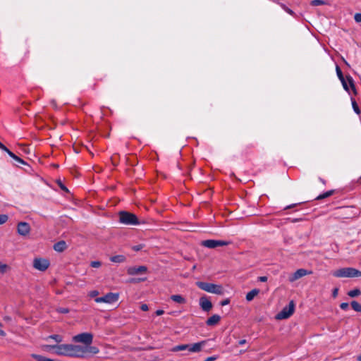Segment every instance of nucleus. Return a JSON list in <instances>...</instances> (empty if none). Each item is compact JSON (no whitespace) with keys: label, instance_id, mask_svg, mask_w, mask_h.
Returning <instances> with one entry per match:
<instances>
[{"label":"nucleus","instance_id":"obj_1","mask_svg":"<svg viewBox=\"0 0 361 361\" xmlns=\"http://www.w3.org/2000/svg\"><path fill=\"white\" fill-rule=\"evenodd\" d=\"M58 355L81 358V345L73 344H61L59 345Z\"/></svg>","mask_w":361,"mask_h":361},{"label":"nucleus","instance_id":"obj_2","mask_svg":"<svg viewBox=\"0 0 361 361\" xmlns=\"http://www.w3.org/2000/svg\"><path fill=\"white\" fill-rule=\"evenodd\" d=\"M120 223L128 226H137L140 224L138 218L133 213L121 211L118 213Z\"/></svg>","mask_w":361,"mask_h":361},{"label":"nucleus","instance_id":"obj_3","mask_svg":"<svg viewBox=\"0 0 361 361\" xmlns=\"http://www.w3.org/2000/svg\"><path fill=\"white\" fill-rule=\"evenodd\" d=\"M196 285L199 288L206 292L216 295L224 294V288L221 285L203 281H197L196 282Z\"/></svg>","mask_w":361,"mask_h":361},{"label":"nucleus","instance_id":"obj_4","mask_svg":"<svg viewBox=\"0 0 361 361\" xmlns=\"http://www.w3.org/2000/svg\"><path fill=\"white\" fill-rule=\"evenodd\" d=\"M333 275L335 277L338 278H343V277H348V278H353V277H360L361 276V271L353 268V267H345V268H341L336 271H335L333 273Z\"/></svg>","mask_w":361,"mask_h":361},{"label":"nucleus","instance_id":"obj_5","mask_svg":"<svg viewBox=\"0 0 361 361\" xmlns=\"http://www.w3.org/2000/svg\"><path fill=\"white\" fill-rule=\"evenodd\" d=\"M295 303L291 300L288 305L284 307L282 310L276 315L278 319H285L290 317L294 312Z\"/></svg>","mask_w":361,"mask_h":361},{"label":"nucleus","instance_id":"obj_6","mask_svg":"<svg viewBox=\"0 0 361 361\" xmlns=\"http://www.w3.org/2000/svg\"><path fill=\"white\" fill-rule=\"evenodd\" d=\"M73 340L76 343H84L85 345H91L93 340V336L90 333H82L73 336Z\"/></svg>","mask_w":361,"mask_h":361},{"label":"nucleus","instance_id":"obj_7","mask_svg":"<svg viewBox=\"0 0 361 361\" xmlns=\"http://www.w3.org/2000/svg\"><path fill=\"white\" fill-rule=\"evenodd\" d=\"M230 244V242L220 240H206L201 243L204 247L214 249L217 247L226 246Z\"/></svg>","mask_w":361,"mask_h":361},{"label":"nucleus","instance_id":"obj_8","mask_svg":"<svg viewBox=\"0 0 361 361\" xmlns=\"http://www.w3.org/2000/svg\"><path fill=\"white\" fill-rule=\"evenodd\" d=\"M49 265V261L44 258H35L33 260V267L41 271H46Z\"/></svg>","mask_w":361,"mask_h":361},{"label":"nucleus","instance_id":"obj_9","mask_svg":"<svg viewBox=\"0 0 361 361\" xmlns=\"http://www.w3.org/2000/svg\"><path fill=\"white\" fill-rule=\"evenodd\" d=\"M99 352V350L97 347L87 345L85 346L81 345V353L80 356L81 358L87 357L90 355H96Z\"/></svg>","mask_w":361,"mask_h":361},{"label":"nucleus","instance_id":"obj_10","mask_svg":"<svg viewBox=\"0 0 361 361\" xmlns=\"http://www.w3.org/2000/svg\"><path fill=\"white\" fill-rule=\"evenodd\" d=\"M17 231L19 235L25 236L30 232V226L27 222H19L17 226Z\"/></svg>","mask_w":361,"mask_h":361},{"label":"nucleus","instance_id":"obj_11","mask_svg":"<svg viewBox=\"0 0 361 361\" xmlns=\"http://www.w3.org/2000/svg\"><path fill=\"white\" fill-rule=\"evenodd\" d=\"M342 85L345 90L349 92V86L352 89V90L356 93V90L354 84V81L353 78L350 75H346L345 78L343 80H341Z\"/></svg>","mask_w":361,"mask_h":361},{"label":"nucleus","instance_id":"obj_12","mask_svg":"<svg viewBox=\"0 0 361 361\" xmlns=\"http://www.w3.org/2000/svg\"><path fill=\"white\" fill-rule=\"evenodd\" d=\"M147 271V268L145 266L130 267L127 269V273L129 275H137L140 274H145Z\"/></svg>","mask_w":361,"mask_h":361},{"label":"nucleus","instance_id":"obj_13","mask_svg":"<svg viewBox=\"0 0 361 361\" xmlns=\"http://www.w3.org/2000/svg\"><path fill=\"white\" fill-rule=\"evenodd\" d=\"M200 306L203 311L209 312L212 310L213 305L208 298L204 295L200 298Z\"/></svg>","mask_w":361,"mask_h":361},{"label":"nucleus","instance_id":"obj_14","mask_svg":"<svg viewBox=\"0 0 361 361\" xmlns=\"http://www.w3.org/2000/svg\"><path fill=\"white\" fill-rule=\"evenodd\" d=\"M311 273L312 271H308L305 269H299L289 278V281L293 282L307 274H310Z\"/></svg>","mask_w":361,"mask_h":361},{"label":"nucleus","instance_id":"obj_15","mask_svg":"<svg viewBox=\"0 0 361 361\" xmlns=\"http://www.w3.org/2000/svg\"><path fill=\"white\" fill-rule=\"evenodd\" d=\"M207 343V341H202L198 343H195L190 345L188 350L192 353H198L200 352L202 347H204Z\"/></svg>","mask_w":361,"mask_h":361},{"label":"nucleus","instance_id":"obj_16","mask_svg":"<svg viewBox=\"0 0 361 361\" xmlns=\"http://www.w3.org/2000/svg\"><path fill=\"white\" fill-rule=\"evenodd\" d=\"M104 297V303H113L116 302L119 298V294L116 293H108Z\"/></svg>","mask_w":361,"mask_h":361},{"label":"nucleus","instance_id":"obj_17","mask_svg":"<svg viewBox=\"0 0 361 361\" xmlns=\"http://www.w3.org/2000/svg\"><path fill=\"white\" fill-rule=\"evenodd\" d=\"M221 319V317L218 314H214L209 317L206 321V324L209 326L216 325Z\"/></svg>","mask_w":361,"mask_h":361},{"label":"nucleus","instance_id":"obj_18","mask_svg":"<svg viewBox=\"0 0 361 361\" xmlns=\"http://www.w3.org/2000/svg\"><path fill=\"white\" fill-rule=\"evenodd\" d=\"M66 243L63 240H61L54 245V250L59 252L64 251L66 249Z\"/></svg>","mask_w":361,"mask_h":361},{"label":"nucleus","instance_id":"obj_19","mask_svg":"<svg viewBox=\"0 0 361 361\" xmlns=\"http://www.w3.org/2000/svg\"><path fill=\"white\" fill-rule=\"evenodd\" d=\"M126 260V257L123 255H118L110 257V261L114 263H122Z\"/></svg>","mask_w":361,"mask_h":361},{"label":"nucleus","instance_id":"obj_20","mask_svg":"<svg viewBox=\"0 0 361 361\" xmlns=\"http://www.w3.org/2000/svg\"><path fill=\"white\" fill-rule=\"evenodd\" d=\"M259 293V289H257V288H255V289H252V290H250V292H248L246 295V300L247 301H251L253 300V298L257 295Z\"/></svg>","mask_w":361,"mask_h":361},{"label":"nucleus","instance_id":"obj_21","mask_svg":"<svg viewBox=\"0 0 361 361\" xmlns=\"http://www.w3.org/2000/svg\"><path fill=\"white\" fill-rule=\"evenodd\" d=\"M59 345H45L43 346V349L46 351L50 352L54 350V353L58 355Z\"/></svg>","mask_w":361,"mask_h":361},{"label":"nucleus","instance_id":"obj_22","mask_svg":"<svg viewBox=\"0 0 361 361\" xmlns=\"http://www.w3.org/2000/svg\"><path fill=\"white\" fill-rule=\"evenodd\" d=\"M171 299L175 302L179 304H184L186 302V300L180 295H173L171 296Z\"/></svg>","mask_w":361,"mask_h":361},{"label":"nucleus","instance_id":"obj_23","mask_svg":"<svg viewBox=\"0 0 361 361\" xmlns=\"http://www.w3.org/2000/svg\"><path fill=\"white\" fill-rule=\"evenodd\" d=\"M334 192H335V190H331L326 191V192H324L323 194H321L319 196H317L315 198V200H323V199L327 198V197L333 195L334 194Z\"/></svg>","mask_w":361,"mask_h":361},{"label":"nucleus","instance_id":"obj_24","mask_svg":"<svg viewBox=\"0 0 361 361\" xmlns=\"http://www.w3.org/2000/svg\"><path fill=\"white\" fill-rule=\"evenodd\" d=\"M190 344H182L174 346L172 349V352H178L181 350H188Z\"/></svg>","mask_w":361,"mask_h":361},{"label":"nucleus","instance_id":"obj_25","mask_svg":"<svg viewBox=\"0 0 361 361\" xmlns=\"http://www.w3.org/2000/svg\"><path fill=\"white\" fill-rule=\"evenodd\" d=\"M47 339H53L56 343H60L63 341V337L61 335L59 334H52L47 337Z\"/></svg>","mask_w":361,"mask_h":361},{"label":"nucleus","instance_id":"obj_26","mask_svg":"<svg viewBox=\"0 0 361 361\" xmlns=\"http://www.w3.org/2000/svg\"><path fill=\"white\" fill-rule=\"evenodd\" d=\"M9 156L13 159L16 161H17L18 163L19 164H27V163L23 160L21 158H20L19 157H18L17 155H16L14 153H13L12 152L9 153Z\"/></svg>","mask_w":361,"mask_h":361},{"label":"nucleus","instance_id":"obj_27","mask_svg":"<svg viewBox=\"0 0 361 361\" xmlns=\"http://www.w3.org/2000/svg\"><path fill=\"white\" fill-rule=\"evenodd\" d=\"M32 357L37 360V361H54L52 359L45 357L42 355H37V354H32Z\"/></svg>","mask_w":361,"mask_h":361},{"label":"nucleus","instance_id":"obj_28","mask_svg":"<svg viewBox=\"0 0 361 361\" xmlns=\"http://www.w3.org/2000/svg\"><path fill=\"white\" fill-rule=\"evenodd\" d=\"M352 308L356 312H361V304L358 302L353 300L350 303Z\"/></svg>","mask_w":361,"mask_h":361},{"label":"nucleus","instance_id":"obj_29","mask_svg":"<svg viewBox=\"0 0 361 361\" xmlns=\"http://www.w3.org/2000/svg\"><path fill=\"white\" fill-rule=\"evenodd\" d=\"M361 294V291L358 288H355L353 290H350L348 293V295L351 298H355Z\"/></svg>","mask_w":361,"mask_h":361},{"label":"nucleus","instance_id":"obj_30","mask_svg":"<svg viewBox=\"0 0 361 361\" xmlns=\"http://www.w3.org/2000/svg\"><path fill=\"white\" fill-rule=\"evenodd\" d=\"M8 270H10L9 266H8L6 264H3L0 262V272L1 274H4L6 273Z\"/></svg>","mask_w":361,"mask_h":361},{"label":"nucleus","instance_id":"obj_31","mask_svg":"<svg viewBox=\"0 0 361 361\" xmlns=\"http://www.w3.org/2000/svg\"><path fill=\"white\" fill-rule=\"evenodd\" d=\"M336 74L338 75V78L340 80H343V79L345 78V77L343 76V74L338 66H336Z\"/></svg>","mask_w":361,"mask_h":361},{"label":"nucleus","instance_id":"obj_32","mask_svg":"<svg viewBox=\"0 0 361 361\" xmlns=\"http://www.w3.org/2000/svg\"><path fill=\"white\" fill-rule=\"evenodd\" d=\"M352 105H353V110L355 111V112L357 114H360V109L358 107L357 102L355 100L352 101Z\"/></svg>","mask_w":361,"mask_h":361},{"label":"nucleus","instance_id":"obj_33","mask_svg":"<svg viewBox=\"0 0 361 361\" xmlns=\"http://www.w3.org/2000/svg\"><path fill=\"white\" fill-rule=\"evenodd\" d=\"M8 219L6 214H0V225L5 224Z\"/></svg>","mask_w":361,"mask_h":361},{"label":"nucleus","instance_id":"obj_34","mask_svg":"<svg viewBox=\"0 0 361 361\" xmlns=\"http://www.w3.org/2000/svg\"><path fill=\"white\" fill-rule=\"evenodd\" d=\"M324 4H325V2L322 0H313L311 2V5L314 6L324 5Z\"/></svg>","mask_w":361,"mask_h":361},{"label":"nucleus","instance_id":"obj_35","mask_svg":"<svg viewBox=\"0 0 361 361\" xmlns=\"http://www.w3.org/2000/svg\"><path fill=\"white\" fill-rule=\"evenodd\" d=\"M56 311L59 312V313H61V314H67L70 312L69 309L68 308H66V307H59V308H57Z\"/></svg>","mask_w":361,"mask_h":361},{"label":"nucleus","instance_id":"obj_36","mask_svg":"<svg viewBox=\"0 0 361 361\" xmlns=\"http://www.w3.org/2000/svg\"><path fill=\"white\" fill-rule=\"evenodd\" d=\"M101 265L102 263L99 261H92L90 263V266L93 268H99Z\"/></svg>","mask_w":361,"mask_h":361},{"label":"nucleus","instance_id":"obj_37","mask_svg":"<svg viewBox=\"0 0 361 361\" xmlns=\"http://www.w3.org/2000/svg\"><path fill=\"white\" fill-rule=\"evenodd\" d=\"M57 183L62 190L67 192H68V188L62 183V182L61 180H58Z\"/></svg>","mask_w":361,"mask_h":361},{"label":"nucleus","instance_id":"obj_38","mask_svg":"<svg viewBox=\"0 0 361 361\" xmlns=\"http://www.w3.org/2000/svg\"><path fill=\"white\" fill-rule=\"evenodd\" d=\"M0 149L3 151L6 152L8 155L9 153L11 152L3 143L0 142Z\"/></svg>","mask_w":361,"mask_h":361},{"label":"nucleus","instance_id":"obj_39","mask_svg":"<svg viewBox=\"0 0 361 361\" xmlns=\"http://www.w3.org/2000/svg\"><path fill=\"white\" fill-rule=\"evenodd\" d=\"M354 19L357 23L361 22V13H357L354 16Z\"/></svg>","mask_w":361,"mask_h":361},{"label":"nucleus","instance_id":"obj_40","mask_svg":"<svg viewBox=\"0 0 361 361\" xmlns=\"http://www.w3.org/2000/svg\"><path fill=\"white\" fill-rule=\"evenodd\" d=\"M349 307V305L348 302H342L341 305H340V307L343 310H346Z\"/></svg>","mask_w":361,"mask_h":361},{"label":"nucleus","instance_id":"obj_41","mask_svg":"<svg viewBox=\"0 0 361 361\" xmlns=\"http://www.w3.org/2000/svg\"><path fill=\"white\" fill-rule=\"evenodd\" d=\"M94 300L97 303L104 302V297L102 296V297L97 298H95Z\"/></svg>","mask_w":361,"mask_h":361},{"label":"nucleus","instance_id":"obj_42","mask_svg":"<svg viewBox=\"0 0 361 361\" xmlns=\"http://www.w3.org/2000/svg\"><path fill=\"white\" fill-rule=\"evenodd\" d=\"M143 247L142 245H137L133 247V250L135 251H139Z\"/></svg>","mask_w":361,"mask_h":361},{"label":"nucleus","instance_id":"obj_43","mask_svg":"<svg viewBox=\"0 0 361 361\" xmlns=\"http://www.w3.org/2000/svg\"><path fill=\"white\" fill-rule=\"evenodd\" d=\"M338 288H334V290L332 291L333 298H336L338 295Z\"/></svg>","mask_w":361,"mask_h":361},{"label":"nucleus","instance_id":"obj_44","mask_svg":"<svg viewBox=\"0 0 361 361\" xmlns=\"http://www.w3.org/2000/svg\"><path fill=\"white\" fill-rule=\"evenodd\" d=\"M230 302V300L229 299H226V300H222L221 302H220V305L221 306H225V305H228Z\"/></svg>","mask_w":361,"mask_h":361},{"label":"nucleus","instance_id":"obj_45","mask_svg":"<svg viewBox=\"0 0 361 361\" xmlns=\"http://www.w3.org/2000/svg\"><path fill=\"white\" fill-rule=\"evenodd\" d=\"M217 359V356H211L207 357L204 361H214Z\"/></svg>","mask_w":361,"mask_h":361},{"label":"nucleus","instance_id":"obj_46","mask_svg":"<svg viewBox=\"0 0 361 361\" xmlns=\"http://www.w3.org/2000/svg\"><path fill=\"white\" fill-rule=\"evenodd\" d=\"M268 278L265 276L258 277V281L261 282H266Z\"/></svg>","mask_w":361,"mask_h":361},{"label":"nucleus","instance_id":"obj_47","mask_svg":"<svg viewBox=\"0 0 361 361\" xmlns=\"http://www.w3.org/2000/svg\"><path fill=\"white\" fill-rule=\"evenodd\" d=\"M99 294V292L97 290H92L90 293V296L93 298L97 296Z\"/></svg>","mask_w":361,"mask_h":361},{"label":"nucleus","instance_id":"obj_48","mask_svg":"<svg viewBox=\"0 0 361 361\" xmlns=\"http://www.w3.org/2000/svg\"><path fill=\"white\" fill-rule=\"evenodd\" d=\"M140 309L145 312L149 310L148 305L147 304H142L140 307Z\"/></svg>","mask_w":361,"mask_h":361},{"label":"nucleus","instance_id":"obj_49","mask_svg":"<svg viewBox=\"0 0 361 361\" xmlns=\"http://www.w3.org/2000/svg\"><path fill=\"white\" fill-rule=\"evenodd\" d=\"M164 313V310H157L155 312V314H156V315H157V316L162 315Z\"/></svg>","mask_w":361,"mask_h":361},{"label":"nucleus","instance_id":"obj_50","mask_svg":"<svg viewBox=\"0 0 361 361\" xmlns=\"http://www.w3.org/2000/svg\"><path fill=\"white\" fill-rule=\"evenodd\" d=\"M285 11H286L287 13H288L289 14L292 15V16H293V15H294V12H293L291 9H290V8H287V7H286V8H285Z\"/></svg>","mask_w":361,"mask_h":361},{"label":"nucleus","instance_id":"obj_51","mask_svg":"<svg viewBox=\"0 0 361 361\" xmlns=\"http://www.w3.org/2000/svg\"><path fill=\"white\" fill-rule=\"evenodd\" d=\"M247 343V341L245 339H242L238 341V344L242 345Z\"/></svg>","mask_w":361,"mask_h":361},{"label":"nucleus","instance_id":"obj_52","mask_svg":"<svg viewBox=\"0 0 361 361\" xmlns=\"http://www.w3.org/2000/svg\"><path fill=\"white\" fill-rule=\"evenodd\" d=\"M295 205H296L295 204L288 205V206L285 207V209H290V208L295 207Z\"/></svg>","mask_w":361,"mask_h":361},{"label":"nucleus","instance_id":"obj_53","mask_svg":"<svg viewBox=\"0 0 361 361\" xmlns=\"http://www.w3.org/2000/svg\"><path fill=\"white\" fill-rule=\"evenodd\" d=\"M0 336H6L5 331H0Z\"/></svg>","mask_w":361,"mask_h":361},{"label":"nucleus","instance_id":"obj_54","mask_svg":"<svg viewBox=\"0 0 361 361\" xmlns=\"http://www.w3.org/2000/svg\"><path fill=\"white\" fill-rule=\"evenodd\" d=\"M319 180L323 183V184H325L326 183V181L322 179V178H319Z\"/></svg>","mask_w":361,"mask_h":361},{"label":"nucleus","instance_id":"obj_55","mask_svg":"<svg viewBox=\"0 0 361 361\" xmlns=\"http://www.w3.org/2000/svg\"><path fill=\"white\" fill-rule=\"evenodd\" d=\"M357 361H361V354L357 357Z\"/></svg>","mask_w":361,"mask_h":361},{"label":"nucleus","instance_id":"obj_56","mask_svg":"<svg viewBox=\"0 0 361 361\" xmlns=\"http://www.w3.org/2000/svg\"><path fill=\"white\" fill-rule=\"evenodd\" d=\"M360 182H361V176H360Z\"/></svg>","mask_w":361,"mask_h":361}]
</instances>
